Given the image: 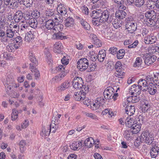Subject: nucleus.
Returning a JSON list of instances; mask_svg holds the SVG:
<instances>
[{"instance_id": "f257e3e1", "label": "nucleus", "mask_w": 159, "mask_h": 159, "mask_svg": "<svg viewBox=\"0 0 159 159\" xmlns=\"http://www.w3.org/2000/svg\"><path fill=\"white\" fill-rule=\"evenodd\" d=\"M145 18L144 21L145 24L148 26L152 27L156 24V14L153 10L147 11L145 13Z\"/></svg>"}, {"instance_id": "f03ea898", "label": "nucleus", "mask_w": 159, "mask_h": 159, "mask_svg": "<svg viewBox=\"0 0 159 159\" xmlns=\"http://www.w3.org/2000/svg\"><path fill=\"white\" fill-rule=\"evenodd\" d=\"M126 22L125 28L129 33H134L137 29V25L136 22L134 20L133 17L130 16L126 19Z\"/></svg>"}, {"instance_id": "7ed1b4c3", "label": "nucleus", "mask_w": 159, "mask_h": 159, "mask_svg": "<svg viewBox=\"0 0 159 159\" xmlns=\"http://www.w3.org/2000/svg\"><path fill=\"white\" fill-rule=\"evenodd\" d=\"M6 90L8 93L11 89L12 87L17 88L19 87V84H16L15 83V80L13 76L8 75L7 78L6 80L4 83Z\"/></svg>"}, {"instance_id": "20e7f679", "label": "nucleus", "mask_w": 159, "mask_h": 159, "mask_svg": "<svg viewBox=\"0 0 159 159\" xmlns=\"http://www.w3.org/2000/svg\"><path fill=\"white\" fill-rule=\"evenodd\" d=\"M153 134L149 133L148 131L143 132L140 137V141L144 142L146 144L150 145L152 143L153 139Z\"/></svg>"}, {"instance_id": "39448f33", "label": "nucleus", "mask_w": 159, "mask_h": 159, "mask_svg": "<svg viewBox=\"0 0 159 159\" xmlns=\"http://www.w3.org/2000/svg\"><path fill=\"white\" fill-rule=\"evenodd\" d=\"M101 16L99 20V21L101 23H104L106 22L108 23H110L112 21L113 17L115 18V16L110 15L109 9L102 11Z\"/></svg>"}, {"instance_id": "423d86ee", "label": "nucleus", "mask_w": 159, "mask_h": 159, "mask_svg": "<svg viewBox=\"0 0 159 159\" xmlns=\"http://www.w3.org/2000/svg\"><path fill=\"white\" fill-rule=\"evenodd\" d=\"M123 105L125 109V114L130 116L134 114L135 112V107L130 105V102L127 101H125L123 103Z\"/></svg>"}, {"instance_id": "0eeeda50", "label": "nucleus", "mask_w": 159, "mask_h": 159, "mask_svg": "<svg viewBox=\"0 0 159 159\" xmlns=\"http://www.w3.org/2000/svg\"><path fill=\"white\" fill-rule=\"evenodd\" d=\"M77 63V68L81 71L85 70L89 67V61L85 58L80 59Z\"/></svg>"}, {"instance_id": "6e6552de", "label": "nucleus", "mask_w": 159, "mask_h": 159, "mask_svg": "<svg viewBox=\"0 0 159 159\" xmlns=\"http://www.w3.org/2000/svg\"><path fill=\"white\" fill-rule=\"evenodd\" d=\"M114 68L116 70V72L115 73V76L122 78L124 72L121 62L119 61H117L115 65Z\"/></svg>"}, {"instance_id": "1a4fd4ad", "label": "nucleus", "mask_w": 159, "mask_h": 159, "mask_svg": "<svg viewBox=\"0 0 159 159\" xmlns=\"http://www.w3.org/2000/svg\"><path fill=\"white\" fill-rule=\"evenodd\" d=\"M16 30H13L12 29L8 28L5 32L6 37L7 39V43L10 42L11 40L14 41L15 36Z\"/></svg>"}, {"instance_id": "9d476101", "label": "nucleus", "mask_w": 159, "mask_h": 159, "mask_svg": "<svg viewBox=\"0 0 159 159\" xmlns=\"http://www.w3.org/2000/svg\"><path fill=\"white\" fill-rule=\"evenodd\" d=\"M57 11L58 13L61 16H65L67 12V9L66 6L64 4L58 2Z\"/></svg>"}, {"instance_id": "9b49d317", "label": "nucleus", "mask_w": 159, "mask_h": 159, "mask_svg": "<svg viewBox=\"0 0 159 159\" xmlns=\"http://www.w3.org/2000/svg\"><path fill=\"white\" fill-rule=\"evenodd\" d=\"M114 89L112 87L109 86L106 88L103 93L104 98L106 100L111 99V96L113 95Z\"/></svg>"}, {"instance_id": "f8f14e48", "label": "nucleus", "mask_w": 159, "mask_h": 159, "mask_svg": "<svg viewBox=\"0 0 159 159\" xmlns=\"http://www.w3.org/2000/svg\"><path fill=\"white\" fill-rule=\"evenodd\" d=\"M83 83L82 79L80 77H75L73 80V86L75 89L81 88Z\"/></svg>"}, {"instance_id": "ddd939ff", "label": "nucleus", "mask_w": 159, "mask_h": 159, "mask_svg": "<svg viewBox=\"0 0 159 159\" xmlns=\"http://www.w3.org/2000/svg\"><path fill=\"white\" fill-rule=\"evenodd\" d=\"M156 57L151 56L149 54H146L144 58L145 64L148 66L154 62L156 61Z\"/></svg>"}, {"instance_id": "4468645a", "label": "nucleus", "mask_w": 159, "mask_h": 159, "mask_svg": "<svg viewBox=\"0 0 159 159\" xmlns=\"http://www.w3.org/2000/svg\"><path fill=\"white\" fill-rule=\"evenodd\" d=\"M147 90H148L150 94L153 95L155 94L157 92V87L152 83H150L146 89H143V91H146Z\"/></svg>"}, {"instance_id": "2eb2a0df", "label": "nucleus", "mask_w": 159, "mask_h": 159, "mask_svg": "<svg viewBox=\"0 0 159 159\" xmlns=\"http://www.w3.org/2000/svg\"><path fill=\"white\" fill-rule=\"evenodd\" d=\"M112 21L111 22L114 27L116 29L119 28L122 25V21L115 16V18H112Z\"/></svg>"}, {"instance_id": "dca6fc26", "label": "nucleus", "mask_w": 159, "mask_h": 159, "mask_svg": "<svg viewBox=\"0 0 159 159\" xmlns=\"http://www.w3.org/2000/svg\"><path fill=\"white\" fill-rule=\"evenodd\" d=\"M23 13L21 11H17L14 15L13 18L15 22H19L23 18Z\"/></svg>"}, {"instance_id": "f3484780", "label": "nucleus", "mask_w": 159, "mask_h": 159, "mask_svg": "<svg viewBox=\"0 0 159 159\" xmlns=\"http://www.w3.org/2000/svg\"><path fill=\"white\" fill-rule=\"evenodd\" d=\"M54 34L53 35L52 38L54 39H66V37L64 36V34L61 32L60 31L57 32V30L52 31Z\"/></svg>"}, {"instance_id": "a211bd4d", "label": "nucleus", "mask_w": 159, "mask_h": 159, "mask_svg": "<svg viewBox=\"0 0 159 159\" xmlns=\"http://www.w3.org/2000/svg\"><path fill=\"white\" fill-rule=\"evenodd\" d=\"M65 25L66 27L70 28L73 27L75 24L74 20L71 17L67 18L64 21Z\"/></svg>"}, {"instance_id": "6ab92c4d", "label": "nucleus", "mask_w": 159, "mask_h": 159, "mask_svg": "<svg viewBox=\"0 0 159 159\" xmlns=\"http://www.w3.org/2000/svg\"><path fill=\"white\" fill-rule=\"evenodd\" d=\"M159 152V148L157 146L152 147L150 150V154L152 158H156Z\"/></svg>"}, {"instance_id": "aec40b11", "label": "nucleus", "mask_w": 159, "mask_h": 159, "mask_svg": "<svg viewBox=\"0 0 159 159\" xmlns=\"http://www.w3.org/2000/svg\"><path fill=\"white\" fill-rule=\"evenodd\" d=\"M7 50L10 52H13L19 48L18 46L14 42L9 43L6 47Z\"/></svg>"}, {"instance_id": "412c9836", "label": "nucleus", "mask_w": 159, "mask_h": 159, "mask_svg": "<svg viewBox=\"0 0 159 159\" xmlns=\"http://www.w3.org/2000/svg\"><path fill=\"white\" fill-rule=\"evenodd\" d=\"M45 26L48 30H52L53 31V29L55 27V22L53 20L49 19L46 21Z\"/></svg>"}, {"instance_id": "4be33fe9", "label": "nucleus", "mask_w": 159, "mask_h": 159, "mask_svg": "<svg viewBox=\"0 0 159 159\" xmlns=\"http://www.w3.org/2000/svg\"><path fill=\"white\" fill-rule=\"evenodd\" d=\"M70 85V82L68 81H66L58 87V90L60 92L64 91L68 88Z\"/></svg>"}, {"instance_id": "5701e85b", "label": "nucleus", "mask_w": 159, "mask_h": 159, "mask_svg": "<svg viewBox=\"0 0 159 159\" xmlns=\"http://www.w3.org/2000/svg\"><path fill=\"white\" fill-rule=\"evenodd\" d=\"M102 11L100 9H97L92 11V13L90 14V16L93 18V19H97L100 18Z\"/></svg>"}, {"instance_id": "b1692460", "label": "nucleus", "mask_w": 159, "mask_h": 159, "mask_svg": "<svg viewBox=\"0 0 159 159\" xmlns=\"http://www.w3.org/2000/svg\"><path fill=\"white\" fill-rule=\"evenodd\" d=\"M53 51L55 53H60L61 52V49L63 48L61 43L59 41L57 42L54 46Z\"/></svg>"}, {"instance_id": "393cba45", "label": "nucleus", "mask_w": 159, "mask_h": 159, "mask_svg": "<svg viewBox=\"0 0 159 159\" xmlns=\"http://www.w3.org/2000/svg\"><path fill=\"white\" fill-rule=\"evenodd\" d=\"M51 131V129L49 126L48 128L47 127L46 129L43 126L41 133V135L43 137L48 136L49 135Z\"/></svg>"}, {"instance_id": "a878e982", "label": "nucleus", "mask_w": 159, "mask_h": 159, "mask_svg": "<svg viewBox=\"0 0 159 159\" xmlns=\"http://www.w3.org/2000/svg\"><path fill=\"white\" fill-rule=\"evenodd\" d=\"M130 128V129L132 131L133 133L136 134L138 133L140 131L141 126L140 124L135 123Z\"/></svg>"}, {"instance_id": "bb28decb", "label": "nucleus", "mask_w": 159, "mask_h": 159, "mask_svg": "<svg viewBox=\"0 0 159 159\" xmlns=\"http://www.w3.org/2000/svg\"><path fill=\"white\" fill-rule=\"evenodd\" d=\"M106 56V52L105 50H102L99 52L97 55V58L100 62H103Z\"/></svg>"}, {"instance_id": "cd10ccee", "label": "nucleus", "mask_w": 159, "mask_h": 159, "mask_svg": "<svg viewBox=\"0 0 159 159\" xmlns=\"http://www.w3.org/2000/svg\"><path fill=\"white\" fill-rule=\"evenodd\" d=\"M126 15V13L123 10H119L117 11L115 15V17L121 20L125 18Z\"/></svg>"}, {"instance_id": "c85d7f7f", "label": "nucleus", "mask_w": 159, "mask_h": 159, "mask_svg": "<svg viewBox=\"0 0 159 159\" xmlns=\"http://www.w3.org/2000/svg\"><path fill=\"white\" fill-rule=\"evenodd\" d=\"M130 89L132 91H134L136 93H136V95L138 94V95L140 93L141 90L143 91V90L139 87L138 84L137 85L135 84L132 85Z\"/></svg>"}, {"instance_id": "c756f323", "label": "nucleus", "mask_w": 159, "mask_h": 159, "mask_svg": "<svg viewBox=\"0 0 159 159\" xmlns=\"http://www.w3.org/2000/svg\"><path fill=\"white\" fill-rule=\"evenodd\" d=\"M138 84L142 90L143 89H146L148 86V83L145 79H140L138 81Z\"/></svg>"}, {"instance_id": "7c9ffc66", "label": "nucleus", "mask_w": 159, "mask_h": 159, "mask_svg": "<svg viewBox=\"0 0 159 159\" xmlns=\"http://www.w3.org/2000/svg\"><path fill=\"white\" fill-rule=\"evenodd\" d=\"M94 143V140L91 137H90L87 138L85 140L84 144L86 146H87L89 148L92 147Z\"/></svg>"}, {"instance_id": "2f4dec72", "label": "nucleus", "mask_w": 159, "mask_h": 159, "mask_svg": "<svg viewBox=\"0 0 159 159\" xmlns=\"http://www.w3.org/2000/svg\"><path fill=\"white\" fill-rule=\"evenodd\" d=\"M134 134L131 129L126 130L124 133V138L128 140L131 139H132V136Z\"/></svg>"}, {"instance_id": "473e14b6", "label": "nucleus", "mask_w": 159, "mask_h": 159, "mask_svg": "<svg viewBox=\"0 0 159 159\" xmlns=\"http://www.w3.org/2000/svg\"><path fill=\"white\" fill-rule=\"evenodd\" d=\"M52 133H55L56 130L59 128L61 127L60 122H58L57 123H51L49 126Z\"/></svg>"}, {"instance_id": "72a5a7b5", "label": "nucleus", "mask_w": 159, "mask_h": 159, "mask_svg": "<svg viewBox=\"0 0 159 159\" xmlns=\"http://www.w3.org/2000/svg\"><path fill=\"white\" fill-rule=\"evenodd\" d=\"M30 69L32 73H34L35 79L37 80L40 76L39 71L35 67L33 68L31 64L30 65Z\"/></svg>"}, {"instance_id": "f704fd0d", "label": "nucleus", "mask_w": 159, "mask_h": 159, "mask_svg": "<svg viewBox=\"0 0 159 159\" xmlns=\"http://www.w3.org/2000/svg\"><path fill=\"white\" fill-rule=\"evenodd\" d=\"M5 32L3 30L0 31V42L3 43H7V39L6 37Z\"/></svg>"}, {"instance_id": "c9c22d12", "label": "nucleus", "mask_w": 159, "mask_h": 159, "mask_svg": "<svg viewBox=\"0 0 159 159\" xmlns=\"http://www.w3.org/2000/svg\"><path fill=\"white\" fill-rule=\"evenodd\" d=\"M140 100L139 96V95H136L135 96H133L129 98H128L127 99V101L128 102H129L131 101L133 103H136L138 102Z\"/></svg>"}, {"instance_id": "e433bc0d", "label": "nucleus", "mask_w": 159, "mask_h": 159, "mask_svg": "<svg viewBox=\"0 0 159 159\" xmlns=\"http://www.w3.org/2000/svg\"><path fill=\"white\" fill-rule=\"evenodd\" d=\"M14 41L13 42L16 44V45L18 46L19 48L22 44L23 40L22 39L20 36H18L15 38H14Z\"/></svg>"}, {"instance_id": "4c0bfd02", "label": "nucleus", "mask_w": 159, "mask_h": 159, "mask_svg": "<svg viewBox=\"0 0 159 159\" xmlns=\"http://www.w3.org/2000/svg\"><path fill=\"white\" fill-rule=\"evenodd\" d=\"M29 25L32 28H35L37 27L38 22L35 19L31 18L29 21Z\"/></svg>"}, {"instance_id": "58836bf2", "label": "nucleus", "mask_w": 159, "mask_h": 159, "mask_svg": "<svg viewBox=\"0 0 159 159\" xmlns=\"http://www.w3.org/2000/svg\"><path fill=\"white\" fill-rule=\"evenodd\" d=\"M55 113L53 114V116L52 117V121L51 123H57L58 122H60V120H59V119L61 117V115L60 114H57V113H56V114L55 115H56L55 116H54Z\"/></svg>"}, {"instance_id": "ea45409f", "label": "nucleus", "mask_w": 159, "mask_h": 159, "mask_svg": "<svg viewBox=\"0 0 159 159\" xmlns=\"http://www.w3.org/2000/svg\"><path fill=\"white\" fill-rule=\"evenodd\" d=\"M126 125L129 127H130L134 124V119L132 117H127L125 121Z\"/></svg>"}, {"instance_id": "a19ab883", "label": "nucleus", "mask_w": 159, "mask_h": 159, "mask_svg": "<svg viewBox=\"0 0 159 159\" xmlns=\"http://www.w3.org/2000/svg\"><path fill=\"white\" fill-rule=\"evenodd\" d=\"M74 98L76 101H80L84 98V96H83V93L81 92H80L79 93L76 92L74 94Z\"/></svg>"}, {"instance_id": "79ce46f5", "label": "nucleus", "mask_w": 159, "mask_h": 159, "mask_svg": "<svg viewBox=\"0 0 159 159\" xmlns=\"http://www.w3.org/2000/svg\"><path fill=\"white\" fill-rule=\"evenodd\" d=\"M81 145V143L78 141L73 143L70 146V148L74 150H77Z\"/></svg>"}, {"instance_id": "37998d69", "label": "nucleus", "mask_w": 159, "mask_h": 159, "mask_svg": "<svg viewBox=\"0 0 159 159\" xmlns=\"http://www.w3.org/2000/svg\"><path fill=\"white\" fill-rule=\"evenodd\" d=\"M142 63V60L141 57H138L136 58L133 66L134 67H139L141 66Z\"/></svg>"}, {"instance_id": "c03bdc74", "label": "nucleus", "mask_w": 159, "mask_h": 159, "mask_svg": "<svg viewBox=\"0 0 159 159\" xmlns=\"http://www.w3.org/2000/svg\"><path fill=\"white\" fill-rule=\"evenodd\" d=\"M90 60L93 61H95L97 58V54H96L93 51H90L89 52V56Z\"/></svg>"}, {"instance_id": "a18cd8bd", "label": "nucleus", "mask_w": 159, "mask_h": 159, "mask_svg": "<svg viewBox=\"0 0 159 159\" xmlns=\"http://www.w3.org/2000/svg\"><path fill=\"white\" fill-rule=\"evenodd\" d=\"M19 3L18 1L17 0H11V1L9 2V5L11 6H12V8H17L19 6Z\"/></svg>"}, {"instance_id": "49530a36", "label": "nucleus", "mask_w": 159, "mask_h": 159, "mask_svg": "<svg viewBox=\"0 0 159 159\" xmlns=\"http://www.w3.org/2000/svg\"><path fill=\"white\" fill-rule=\"evenodd\" d=\"M125 55V50L123 49L120 50L117 54V57L118 59L123 58Z\"/></svg>"}, {"instance_id": "de8ad7c7", "label": "nucleus", "mask_w": 159, "mask_h": 159, "mask_svg": "<svg viewBox=\"0 0 159 159\" xmlns=\"http://www.w3.org/2000/svg\"><path fill=\"white\" fill-rule=\"evenodd\" d=\"M18 112L16 109H13L11 114V118L12 120H16L18 117Z\"/></svg>"}, {"instance_id": "09e8293b", "label": "nucleus", "mask_w": 159, "mask_h": 159, "mask_svg": "<svg viewBox=\"0 0 159 159\" xmlns=\"http://www.w3.org/2000/svg\"><path fill=\"white\" fill-rule=\"evenodd\" d=\"M23 18L26 20H30L32 18H31V14L28 11L24 12L23 13Z\"/></svg>"}, {"instance_id": "8fccbe9b", "label": "nucleus", "mask_w": 159, "mask_h": 159, "mask_svg": "<svg viewBox=\"0 0 159 159\" xmlns=\"http://www.w3.org/2000/svg\"><path fill=\"white\" fill-rule=\"evenodd\" d=\"M16 22H11V24L10 25V28H13L15 29V30H16V31L17 32V30H18L19 28V25H18L16 23Z\"/></svg>"}, {"instance_id": "3c124183", "label": "nucleus", "mask_w": 159, "mask_h": 159, "mask_svg": "<svg viewBox=\"0 0 159 159\" xmlns=\"http://www.w3.org/2000/svg\"><path fill=\"white\" fill-rule=\"evenodd\" d=\"M95 102H96L100 106H102L105 103V99L102 97H98L97 98Z\"/></svg>"}, {"instance_id": "603ef678", "label": "nucleus", "mask_w": 159, "mask_h": 159, "mask_svg": "<svg viewBox=\"0 0 159 159\" xmlns=\"http://www.w3.org/2000/svg\"><path fill=\"white\" fill-rule=\"evenodd\" d=\"M84 114L87 116L92 118L93 119L95 120H98V118L97 116L92 113L85 112L84 113Z\"/></svg>"}, {"instance_id": "864d4df0", "label": "nucleus", "mask_w": 159, "mask_h": 159, "mask_svg": "<svg viewBox=\"0 0 159 159\" xmlns=\"http://www.w3.org/2000/svg\"><path fill=\"white\" fill-rule=\"evenodd\" d=\"M81 90L80 92H81L83 93V96H85L86 93L89 91V88L87 87H86L85 85H82V86L81 88Z\"/></svg>"}, {"instance_id": "5fc2aeb1", "label": "nucleus", "mask_w": 159, "mask_h": 159, "mask_svg": "<svg viewBox=\"0 0 159 159\" xmlns=\"http://www.w3.org/2000/svg\"><path fill=\"white\" fill-rule=\"evenodd\" d=\"M144 0H136L134 3L136 7H140L144 4Z\"/></svg>"}, {"instance_id": "6e6d98bb", "label": "nucleus", "mask_w": 159, "mask_h": 159, "mask_svg": "<svg viewBox=\"0 0 159 159\" xmlns=\"http://www.w3.org/2000/svg\"><path fill=\"white\" fill-rule=\"evenodd\" d=\"M80 23L84 28L87 30H89L90 29V25L87 22L82 20Z\"/></svg>"}, {"instance_id": "4d7b16f0", "label": "nucleus", "mask_w": 159, "mask_h": 159, "mask_svg": "<svg viewBox=\"0 0 159 159\" xmlns=\"http://www.w3.org/2000/svg\"><path fill=\"white\" fill-rule=\"evenodd\" d=\"M96 66L95 63H92L90 65H89V67L88 68V71L89 72L93 71H94L96 68Z\"/></svg>"}, {"instance_id": "13d9d810", "label": "nucleus", "mask_w": 159, "mask_h": 159, "mask_svg": "<svg viewBox=\"0 0 159 159\" xmlns=\"http://www.w3.org/2000/svg\"><path fill=\"white\" fill-rule=\"evenodd\" d=\"M34 38V35L31 33V32L30 31L26 33L25 39H26L28 41H29L32 40Z\"/></svg>"}, {"instance_id": "bf43d9fd", "label": "nucleus", "mask_w": 159, "mask_h": 159, "mask_svg": "<svg viewBox=\"0 0 159 159\" xmlns=\"http://www.w3.org/2000/svg\"><path fill=\"white\" fill-rule=\"evenodd\" d=\"M91 109L93 110H96L99 108L100 106L96 102H95V103H94L90 105Z\"/></svg>"}, {"instance_id": "052dcab7", "label": "nucleus", "mask_w": 159, "mask_h": 159, "mask_svg": "<svg viewBox=\"0 0 159 159\" xmlns=\"http://www.w3.org/2000/svg\"><path fill=\"white\" fill-rule=\"evenodd\" d=\"M24 5L27 7H30L31 6L33 2V0H25Z\"/></svg>"}, {"instance_id": "680f3d73", "label": "nucleus", "mask_w": 159, "mask_h": 159, "mask_svg": "<svg viewBox=\"0 0 159 159\" xmlns=\"http://www.w3.org/2000/svg\"><path fill=\"white\" fill-rule=\"evenodd\" d=\"M2 60H10L12 58L10 54H7L6 52L2 53Z\"/></svg>"}, {"instance_id": "e2e57ef3", "label": "nucleus", "mask_w": 159, "mask_h": 159, "mask_svg": "<svg viewBox=\"0 0 159 159\" xmlns=\"http://www.w3.org/2000/svg\"><path fill=\"white\" fill-rule=\"evenodd\" d=\"M40 12L37 11H33L31 13L32 17L35 18H38L40 16Z\"/></svg>"}, {"instance_id": "0e129e2a", "label": "nucleus", "mask_w": 159, "mask_h": 159, "mask_svg": "<svg viewBox=\"0 0 159 159\" xmlns=\"http://www.w3.org/2000/svg\"><path fill=\"white\" fill-rule=\"evenodd\" d=\"M45 13L46 16H48V17H51L54 15V12L53 11V10L49 9L47 10Z\"/></svg>"}, {"instance_id": "69168bd1", "label": "nucleus", "mask_w": 159, "mask_h": 159, "mask_svg": "<svg viewBox=\"0 0 159 159\" xmlns=\"http://www.w3.org/2000/svg\"><path fill=\"white\" fill-rule=\"evenodd\" d=\"M66 67V66L64 65L63 66L62 65H60L58 66H57L56 67L55 70L56 71H62L64 70H65V68Z\"/></svg>"}, {"instance_id": "338daca9", "label": "nucleus", "mask_w": 159, "mask_h": 159, "mask_svg": "<svg viewBox=\"0 0 159 159\" xmlns=\"http://www.w3.org/2000/svg\"><path fill=\"white\" fill-rule=\"evenodd\" d=\"M82 99L83 100V103L84 104L88 106L89 105V104H90V100L88 98L85 97H84V98H83Z\"/></svg>"}, {"instance_id": "774afa93", "label": "nucleus", "mask_w": 159, "mask_h": 159, "mask_svg": "<svg viewBox=\"0 0 159 159\" xmlns=\"http://www.w3.org/2000/svg\"><path fill=\"white\" fill-rule=\"evenodd\" d=\"M109 51L111 54H115L117 52V48L115 47H111L110 48Z\"/></svg>"}]
</instances>
